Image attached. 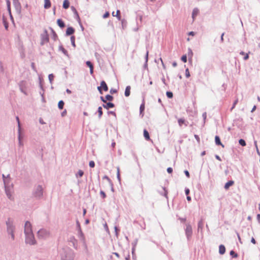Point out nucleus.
I'll use <instances>...</instances> for the list:
<instances>
[{
	"label": "nucleus",
	"mask_w": 260,
	"mask_h": 260,
	"mask_svg": "<svg viewBox=\"0 0 260 260\" xmlns=\"http://www.w3.org/2000/svg\"><path fill=\"white\" fill-rule=\"evenodd\" d=\"M61 260H74V252L69 247L62 248L60 252Z\"/></svg>",
	"instance_id": "f257e3e1"
},
{
	"label": "nucleus",
	"mask_w": 260,
	"mask_h": 260,
	"mask_svg": "<svg viewBox=\"0 0 260 260\" xmlns=\"http://www.w3.org/2000/svg\"><path fill=\"white\" fill-rule=\"evenodd\" d=\"M31 194L36 200L42 199L44 194V188L41 185H35Z\"/></svg>",
	"instance_id": "f03ea898"
},
{
	"label": "nucleus",
	"mask_w": 260,
	"mask_h": 260,
	"mask_svg": "<svg viewBox=\"0 0 260 260\" xmlns=\"http://www.w3.org/2000/svg\"><path fill=\"white\" fill-rule=\"evenodd\" d=\"M14 186V185L13 183H11V185L9 186H4L5 193L7 198L11 201L14 200V197L13 196Z\"/></svg>",
	"instance_id": "7ed1b4c3"
},
{
	"label": "nucleus",
	"mask_w": 260,
	"mask_h": 260,
	"mask_svg": "<svg viewBox=\"0 0 260 260\" xmlns=\"http://www.w3.org/2000/svg\"><path fill=\"white\" fill-rule=\"evenodd\" d=\"M186 228L184 229L185 234L188 241H189L192 235V228L189 223L186 224Z\"/></svg>",
	"instance_id": "20e7f679"
},
{
	"label": "nucleus",
	"mask_w": 260,
	"mask_h": 260,
	"mask_svg": "<svg viewBox=\"0 0 260 260\" xmlns=\"http://www.w3.org/2000/svg\"><path fill=\"white\" fill-rule=\"evenodd\" d=\"M25 242L29 245H35L36 243V241L35 239L33 233H27L25 234Z\"/></svg>",
	"instance_id": "39448f33"
},
{
	"label": "nucleus",
	"mask_w": 260,
	"mask_h": 260,
	"mask_svg": "<svg viewBox=\"0 0 260 260\" xmlns=\"http://www.w3.org/2000/svg\"><path fill=\"white\" fill-rule=\"evenodd\" d=\"M6 224L7 225V232L8 234H9L12 233H14L15 226L13 224V222L11 220L10 218L8 219V220L6 222Z\"/></svg>",
	"instance_id": "423d86ee"
},
{
	"label": "nucleus",
	"mask_w": 260,
	"mask_h": 260,
	"mask_svg": "<svg viewBox=\"0 0 260 260\" xmlns=\"http://www.w3.org/2000/svg\"><path fill=\"white\" fill-rule=\"evenodd\" d=\"M41 45H44L45 43L48 42L49 40V35L46 29H44L43 33L41 35Z\"/></svg>",
	"instance_id": "0eeeda50"
},
{
	"label": "nucleus",
	"mask_w": 260,
	"mask_h": 260,
	"mask_svg": "<svg viewBox=\"0 0 260 260\" xmlns=\"http://www.w3.org/2000/svg\"><path fill=\"white\" fill-rule=\"evenodd\" d=\"M38 236L40 239H46L49 235V232L45 229H42L37 233Z\"/></svg>",
	"instance_id": "6e6552de"
},
{
	"label": "nucleus",
	"mask_w": 260,
	"mask_h": 260,
	"mask_svg": "<svg viewBox=\"0 0 260 260\" xmlns=\"http://www.w3.org/2000/svg\"><path fill=\"white\" fill-rule=\"evenodd\" d=\"M101 85L98 87V90L100 94H103V90L105 91H107L108 90V87L106 83V82L104 80H102L100 83Z\"/></svg>",
	"instance_id": "1a4fd4ad"
},
{
	"label": "nucleus",
	"mask_w": 260,
	"mask_h": 260,
	"mask_svg": "<svg viewBox=\"0 0 260 260\" xmlns=\"http://www.w3.org/2000/svg\"><path fill=\"white\" fill-rule=\"evenodd\" d=\"M24 234H27V233H30L32 232V228H31V224L30 222L28 221H26L25 222V225H24Z\"/></svg>",
	"instance_id": "9d476101"
},
{
	"label": "nucleus",
	"mask_w": 260,
	"mask_h": 260,
	"mask_svg": "<svg viewBox=\"0 0 260 260\" xmlns=\"http://www.w3.org/2000/svg\"><path fill=\"white\" fill-rule=\"evenodd\" d=\"M13 4L16 11L20 13L21 6L19 0H13Z\"/></svg>",
	"instance_id": "9b49d317"
},
{
	"label": "nucleus",
	"mask_w": 260,
	"mask_h": 260,
	"mask_svg": "<svg viewBox=\"0 0 260 260\" xmlns=\"http://www.w3.org/2000/svg\"><path fill=\"white\" fill-rule=\"evenodd\" d=\"M71 9L74 14V18L77 20L78 22H80V20L81 19L77 10L74 6H71Z\"/></svg>",
	"instance_id": "f8f14e48"
},
{
	"label": "nucleus",
	"mask_w": 260,
	"mask_h": 260,
	"mask_svg": "<svg viewBox=\"0 0 260 260\" xmlns=\"http://www.w3.org/2000/svg\"><path fill=\"white\" fill-rule=\"evenodd\" d=\"M6 4H7V10L9 12V14L10 17V19L12 21H14V18L13 17V16L11 13V2L10 0H6Z\"/></svg>",
	"instance_id": "ddd939ff"
},
{
	"label": "nucleus",
	"mask_w": 260,
	"mask_h": 260,
	"mask_svg": "<svg viewBox=\"0 0 260 260\" xmlns=\"http://www.w3.org/2000/svg\"><path fill=\"white\" fill-rule=\"evenodd\" d=\"M75 31V29L74 27L72 26H69L67 27L66 31V35L67 36H69L72 35L73 34H74Z\"/></svg>",
	"instance_id": "4468645a"
},
{
	"label": "nucleus",
	"mask_w": 260,
	"mask_h": 260,
	"mask_svg": "<svg viewBox=\"0 0 260 260\" xmlns=\"http://www.w3.org/2000/svg\"><path fill=\"white\" fill-rule=\"evenodd\" d=\"M204 226L203 220L201 219L198 223V232L203 233V229Z\"/></svg>",
	"instance_id": "2eb2a0df"
},
{
	"label": "nucleus",
	"mask_w": 260,
	"mask_h": 260,
	"mask_svg": "<svg viewBox=\"0 0 260 260\" xmlns=\"http://www.w3.org/2000/svg\"><path fill=\"white\" fill-rule=\"evenodd\" d=\"M103 107L104 108L108 110L110 108H114L115 107V105L114 103H113L111 102H109L108 103H106V104H103Z\"/></svg>",
	"instance_id": "dca6fc26"
},
{
	"label": "nucleus",
	"mask_w": 260,
	"mask_h": 260,
	"mask_svg": "<svg viewBox=\"0 0 260 260\" xmlns=\"http://www.w3.org/2000/svg\"><path fill=\"white\" fill-rule=\"evenodd\" d=\"M143 136L146 140L152 142L150 139L149 132L146 129H144L143 131Z\"/></svg>",
	"instance_id": "f3484780"
},
{
	"label": "nucleus",
	"mask_w": 260,
	"mask_h": 260,
	"mask_svg": "<svg viewBox=\"0 0 260 260\" xmlns=\"http://www.w3.org/2000/svg\"><path fill=\"white\" fill-rule=\"evenodd\" d=\"M144 110H145V101H144V100L143 99L142 103H141V104L140 105V115H141L142 117H143L144 116Z\"/></svg>",
	"instance_id": "a211bd4d"
},
{
	"label": "nucleus",
	"mask_w": 260,
	"mask_h": 260,
	"mask_svg": "<svg viewBox=\"0 0 260 260\" xmlns=\"http://www.w3.org/2000/svg\"><path fill=\"white\" fill-rule=\"evenodd\" d=\"M57 24L59 27L61 28H63L66 26V24L62 20V19L59 18L57 20Z\"/></svg>",
	"instance_id": "6ab92c4d"
},
{
	"label": "nucleus",
	"mask_w": 260,
	"mask_h": 260,
	"mask_svg": "<svg viewBox=\"0 0 260 260\" xmlns=\"http://www.w3.org/2000/svg\"><path fill=\"white\" fill-rule=\"evenodd\" d=\"M215 143L216 145L221 146L222 147H224V145L222 144V143L220 141V138L218 136H215Z\"/></svg>",
	"instance_id": "aec40b11"
},
{
	"label": "nucleus",
	"mask_w": 260,
	"mask_h": 260,
	"mask_svg": "<svg viewBox=\"0 0 260 260\" xmlns=\"http://www.w3.org/2000/svg\"><path fill=\"white\" fill-rule=\"evenodd\" d=\"M234 184V181L233 180H230L228 181L224 184V188L225 190H228L229 188L232 186Z\"/></svg>",
	"instance_id": "412c9836"
},
{
	"label": "nucleus",
	"mask_w": 260,
	"mask_h": 260,
	"mask_svg": "<svg viewBox=\"0 0 260 260\" xmlns=\"http://www.w3.org/2000/svg\"><path fill=\"white\" fill-rule=\"evenodd\" d=\"M226 251L225 247L224 245L220 244L219 246V253L221 255H223L225 253Z\"/></svg>",
	"instance_id": "4be33fe9"
},
{
	"label": "nucleus",
	"mask_w": 260,
	"mask_h": 260,
	"mask_svg": "<svg viewBox=\"0 0 260 260\" xmlns=\"http://www.w3.org/2000/svg\"><path fill=\"white\" fill-rule=\"evenodd\" d=\"M18 139L19 141V146H23V144L22 142V139H23V137L21 133V131H18Z\"/></svg>",
	"instance_id": "5701e85b"
},
{
	"label": "nucleus",
	"mask_w": 260,
	"mask_h": 260,
	"mask_svg": "<svg viewBox=\"0 0 260 260\" xmlns=\"http://www.w3.org/2000/svg\"><path fill=\"white\" fill-rule=\"evenodd\" d=\"M59 50L61 51L66 56L69 58V55L67 50L64 48L62 45L59 46Z\"/></svg>",
	"instance_id": "b1692460"
},
{
	"label": "nucleus",
	"mask_w": 260,
	"mask_h": 260,
	"mask_svg": "<svg viewBox=\"0 0 260 260\" xmlns=\"http://www.w3.org/2000/svg\"><path fill=\"white\" fill-rule=\"evenodd\" d=\"M131 87L129 85H128L126 87L125 91H124V95L126 97H128L129 96V95L131 94Z\"/></svg>",
	"instance_id": "393cba45"
},
{
	"label": "nucleus",
	"mask_w": 260,
	"mask_h": 260,
	"mask_svg": "<svg viewBox=\"0 0 260 260\" xmlns=\"http://www.w3.org/2000/svg\"><path fill=\"white\" fill-rule=\"evenodd\" d=\"M163 190H164V192H159V193L162 196H164L166 199H168V190L167 189V188L165 187H162Z\"/></svg>",
	"instance_id": "a878e982"
},
{
	"label": "nucleus",
	"mask_w": 260,
	"mask_h": 260,
	"mask_svg": "<svg viewBox=\"0 0 260 260\" xmlns=\"http://www.w3.org/2000/svg\"><path fill=\"white\" fill-rule=\"evenodd\" d=\"M78 237L81 241H85V237L82 231V230H80L78 231Z\"/></svg>",
	"instance_id": "bb28decb"
},
{
	"label": "nucleus",
	"mask_w": 260,
	"mask_h": 260,
	"mask_svg": "<svg viewBox=\"0 0 260 260\" xmlns=\"http://www.w3.org/2000/svg\"><path fill=\"white\" fill-rule=\"evenodd\" d=\"M50 29L51 30V34H52V38L54 40L56 41L58 38L57 35L54 30L51 27H49Z\"/></svg>",
	"instance_id": "cd10ccee"
},
{
	"label": "nucleus",
	"mask_w": 260,
	"mask_h": 260,
	"mask_svg": "<svg viewBox=\"0 0 260 260\" xmlns=\"http://www.w3.org/2000/svg\"><path fill=\"white\" fill-rule=\"evenodd\" d=\"M51 3L50 0H44V8L46 9L51 7Z\"/></svg>",
	"instance_id": "c85d7f7f"
},
{
	"label": "nucleus",
	"mask_w": 260,
	"mask_h": 260,
	"mask_svg": "<svg viewBox=\"0 0 260 260\" xmlns=\"http://www.w3.org/2000/svg\"><path fill=\"white\" fill-rule=\"evenodd\" d=\"M70 2L69 0H64L63 2L62 7L64 9H67L70 7Z\"/></svg>",
	"instance_id": "c756f323"
},
{
	"label": "nucleus",
	"mask_w": 260,
	"mask_h": 260,
	"mask_svg": "<svg viewBox=\"0 0 260 260\" xmlns=\"http://www.w3.org/2000/svg\"><path fill=\"white\" fill-rule=\"evenodd\" d=\"M120 11L119 10H117L116 11V14L114 15V12H113L112 14L114 17H116L118 20H121V16H120Z\"/></svg>",
	"instance_id": "7c9ffc66"
},
{
	"label": "nucleus",
	"mask_w": 260,
	"mask_h": 260,
	"mask_svg": "<svg viewBox=\"0 0 260 260\" xmlns=\"http://www.w3.org/2000/svg\"><path fill=\"white\" fill-rule=\"evenodd\" d=\"M64 105V102L62 100H60L58 103V108L59 110L63 109Z\"/></svg>",
	"instance_id": "2f4dec72"
},
{
	"label": "nucleus",
	"mask_w": 260,
	"mask_h": 260,
	"mask_svg": "<svg viewBox=\"0 0 260 260\" xmlns=\"http://www.w3.org/2000/svg\"><path fill=\"white\" fill-rule=\"evenodd\" d=\"M120 21H121V25H122V28L123 29H124L127 26V21L124 19H121Z\"/></svg>",
	"instance_id": "473e14b6"
},
{
	"label": "nucleus",
	"mask_w": 260,
	"mask_h": 260,
	"mask_svg": "<svg viewBox=\"0 0 260 260\" xmlns=\"http://www.w3.org/2000/svg\"><path fill=\"white\" fill-rule=\"evenodd\" d=\"M97 112L98 113L99 118L100 119L103 115L102 107L101 106L99 107Z\"/></svg>",
	"instance_id": "72a5a7b5"
},
{
	"label": "nucleus",
	"mask_w": 260,
	"mask_h": 260,
	"mask_svg": "<svg viewBox=\"0 0 260 260\" xmlns=\"http://www.w3.org/2000/svg\"><path fill=\"white\" fill-rule=\"evenodd\" d=\"M230 255L232 256V258H236L238 256V254L233 250L230 251Z\"/></svg>",
	"instance_id": "f704fd0d"
},
{
	"label": "nucleus",
	"mask_w": 260,
	"mask_h": 260,
	"mask_svg": "<svg viewBox=\"0 0 260 260\" xmlns=\"http://www.w3.org/2000/svg\"><path fill=\"white\" fill-rule=\"evenodd\" d=\"M3 22L6 29H8L9 27V23L5 18L4 16L3 17Z\"/></svg>",
	"instance_id": "c9c22d12"
},
{
	"label": "nucleus",
	"mask_w": 260,
	"mask_h": 260,
	"mask_svg": "<svg viewBox=\"0 0 260 260\" xmlns=\"http://www.w3.org/2000/svg\"><path fill=\"white\" fill-rule=\"evenodd\" d=\"M39 86H40V88H41V89L42 90L44 91L45 89H44V88L43 85V80L41 77H39Z\"/></svg>",
	"instance_id": "e433bc0d"
},
{
	"label": "nucleus",
	"mask_w": 260,
	"mask_h": 260,
	"mask_svg": "<svg viewBox=\"0 0 260 260\" xmlns=\"http://www.w3.org/2000/svg\"><path fill=\"white\" fill-rule=\"evenodd\" d=\"M105 99L106 101H108L109 102H111L113 100L114 97L111 94H107L105 96Z\"/></svg>",
	"instance_id": "4c0bfd02"
},
{
	"label": "nucleus",
	"mask_w": 260,
	"mask_h": 260,
	"mask_svg": "<svg viewBox=\"0 0 260 260\" xmlns=\"http://www.w3.org/2000/svg\"><path fill=\"white\" fill-rule=\"evenodd\" d=\"M71 42L72 45L75 48L76 44H75V37L74 36H71Z\"/></svg>",
	"instance_id": "58836bf2"
},
{
	"label": "nucleus",
	"mask_w": 260,
	"mask_h": 260,
	"mask_svg": "<svg viewBox=\"0 0 260 260\" xmlns=\"http://www.w3.org/2000/svg\"><path fill=\"white\" fill-rule=\"evenodd\" d=\"M54 75H53V74H50L48 75V79H49V82L51 84H52V82L54 80Z\"/></svg>",
	"instance_id": "ea45409f"
},
{
	"label": "nucleus",
	"mask_w": 260,
	"mask_h": 260,
	"mask_svg": "<svg viewBox=\"0 0 260 260\" xmlns=\"http://www.w3.org/2000/svg\"><path fill=\"white\" fill-rule=\"evenodd\" d=\"M12 180H8V179H6V180H4V186H9L11 185V184L12 183H11Z\"/></svg>",
	"instance_id": "a19ab883"
},
{
	"label": "nucleus",
	"mask_w": 260,
	"mask_h": 260,
	"mask_svg": "<svg viewBox=\"0 0 260 260\" xmlns=\"http://www.w3.org/2000/svg\"><path fill=\"white\" fill-rule=\"evenodd\" d=\"M188 56L189 60L191 59L193 56L192 51L190 48H189L188 49Z\"/></svg>",
	"instance_id": "79ce46f5"
},
{
	"label": "nucleus",
	"mask_w": 260,
	"mask_h": 260,
	"mask_svg": "<svg viewBox=\"0 0 260 260\" xmlns=\"http://www.w3.org/2000/svg\"><path fill=\"white\" fill-rule=\"evenodd\" d=\"M83 175L84 172L81 170H79L77 173L76 174V177H82L83 176Z\"/></svg>",
	"instance_id": "37998d69"
},
{
	"label": "nucleus",
	"mask_w": 260,
	"mask_h": 260,
	"mask_svg": "<svg viewBox=\"0 0 260 260\" xmlns=\"http://www.w3.org/2000/svg\"><path fill=\"white\" fill-rule=\"evenodd\" d=\"M199 12V10L198 9L195 8L193 10L192 13V17L193 19H194V17L196 16Z\"/></svg>",
	"instance_id": "c03bdc74"
},
{
	"label": "nucleus",
	"mask_w": 260,
	"mask_h": 260,
	"mask_svg": "<svg viewBox=\"0 0 260 260\" xmlns=\"http://www.w3.org/2000/svg\"><path fill=\"white\" fill-rule=\"evenodd\" d=\"M239 144L242 146H245L246 145L245 141L243 139H239Z\"/></svg>",
	"instance_id": "a18cd8bd"
},
{
	"label": "nucleus",
	"mask_w": 260,
	"mask_h": 260,
	"mask_svg": "<svg viewBox=\"0 0 260 260\" xmlns=\"http://www.w3.org/2000/svg\"><path fill=\"white\" fill-rule=\"evenodd\" d=\"M166 95L169 99H172L173 97V93L171 91H167L166 92Z\"/></svg>",
	"instance_id": "49530a36"
},
{
	"label": "nucleus",
	"mask_w": 260,
	"mask_h": 260,
	"mask_svg": "<svg viewBox=\"0 0 260 260\" xmlns=\"http://www.w3.org/2000/svg\"><path fill=\"white\" fill-rule=\"evenodd\" d=\"M185 122V120L184 118H179L178 120V122L179 126H181L182 124H184Z\"/></svg>",
	"instance_id": "de8ad7c7"
},
{
	"label": "nucleus",
	"mask_w": 260,
	"mask_h": 260,
	"mask_svg": "<svg viewBox=\"0 0 260 260\" xmlns=\"http://www.w3.org/2000/svg\"><path fill=\"white\" fill-rule=\"evenodd\" d=\"M22 82H22L21 83H20V84H19V88H20V91H21L22 93H24L25 95H26V94H27V93H26V91H25V90L24 88H23V86H22Z\"/></svg>",
	"instance_id": "09e8293b"
},
{
	"label": "nucleus",
	"mask_w": 260,
	"mask_h": 260,
	"mask_svg": "<svg viewBox=\"0 0 260 260\" xmlns=\"http://www.w3.org/2000/svg\"><path fill=\"white\" fill-rule=\"evenodd\" d=\"M16 121L18 123V131H21L20 122V120H19L18 116L16 117Z\"/></svg>",
	"instance_id": "8fccbe9b"
},
{
	"label": "nucleus",
	"mask_w": 260,
	"mask_h": 260,
	"mask_svg": "<svg viewBox=\"0 0 260 260\" xmlns=\"http://www.w3.org/2000/svg\"><path fill=\"white\" fill-rule=\"evenodd\" d=\"M138 239H135V240L132 243V248H134V249H136L137 244L138 243Z\"/></svg>",
	"instance_id": "3c124183"
},
{
	"label": "nucleus",
	"mask_w": 260,
	"mask_h": 260,
	"mask_svg": "<svg viewBox=\"0 0 260 260\" xmlns=\"http://www.w3.org/2000/svg\"><path fill=\"white\" fill-rule=\"evenodd\" d=\"M76 228H77V231L81 230V226H80V223L79 221V220L78 219L76 220Z\"/></svg>",
	"instance_id": "603ef678"
},
{
	"label": "nucleus",
	"mask_w": 260,
	"mask_h": 260,
	"mask_svg": "<svg viewBox=\"0 0 260 260\" xmlns=\"http://www.w3.org/2000/svg\"><path fill=\"white\" fill-rule=\"evenodd\" d=\"M181 60L183 62H187V55L186 54H184V55H183L181 57Z\"/></svg>",
	"instance_id": "864d4df0"
},
{
	"label": "nucleus",
	"mask_w": 260,
	"mask_h": 260,
	"mask_svg": "<svg viewBox=\"0 0 260 260\" xmlns=\"http://www.w3.org/2000/svg\"><path fill=\"white\" fill-rule=\"evenodd\" d=\"M238 102V99H236V100H235V101L234 102L233 104V105H232V107H231V109H230V111H232L235 107L236 105L237 104Z\"/></svg>",
	"instance_id": "5fc2aeb1"
},
{
	"label": "nucleus",
	"mask_w": 260,
	"mask_h": 260,
	"mask_svg": "<svg viewBox=\"0 0 260 260\" xmlns=\"http://www.w3.org/2000/svg\"><path fill=\"white\" fill-rule=\"evenodd\" d=\"M135 250H136V249H134V248H132V257H133V259H135L136 258Z\"/></svg>",
	"instance_id": "6e6d98bb"
},
{
	"label": "nucleus",
	"mask_w": 260,
	"mask_h": 260,
	"mask_svg": "<svg viewBox=\"0 0 260 260\" xmlns=\"http://www.w3.org/2000/svg\"><path fill=\"white\" fill-rule=\"evenodd\" d=\"M86 64L88 67L89 68V69L93 67L92 63L89 60H88L86 62Z\"/></svg>",
	"instance_id": "4d7b16f0"
},
{
	"label": "nucleus",
	"mask_w": 260,
	"mask_h": 260,
	"mask_svg": "<svg viewBox=\"0 0 260 260\" xmlns=\"http://www.w3.org/2000/svg\"><path fill=\"white\" fill-rule=\"evenodd\" d=\"M114 231H115V235L118 237V233L120 231V229L117 226H114Z\"/></svg>",
	"instance_id": "13d9d810"
},
{
	"label": "nucleus",
	"mask_w": 260,
	"mask_h": 260,
	"mask_svg": "<svg viewBox=\"0 0 260 260\" xmlns=\"http://www.w3.org/2000/svg\"><path fill=\"white\" fill-rule=\"evenodd\" d=\"M100 195L101 196V197L103 198V199H105L106 198V194L105 193V192L103 191V190H101L100 191Z\"/></svg>",
	"instance_id": "bf43d9fd"
},
{
	"label": "nucleus",
	"mask_w": 260,
	"mask_h": 260,
	"mask_svg": "<svg viewBox=\"0 0 260 260\" xmlns=\"http://www.w3.org/2000/svg\"><path fill=\"white\" fill-rule=\"evenodd\" d=\"M185 76L186 78H189L190 76L188 68L185 69Z\"/></svg>",
	"instance_id": "052dcab7"
},
{
	"label": "nucleus",
	"mask_w": 260,
	"mask_h": 260,
	"mask_svg": "<svg viewBox=\"0 0 260 260\" xmlns=\"http://www.w3.org/2000/svg\"><path fill=\"white\" fill-rule=\"evenodd\" d=\"M202 117H203V120H204V125L205 124V122H206V118H207V113L206 112H204L203 114H202Z\"/></svg>",
	"instance_id": "680f3d73"
},
{
	"label": "nucleus",
	"mask_w": 260,
	"mask_h": 260,
	"mask_svg": "<svg viewBox=\"0 0 260 260\" xmlns=\"http://www.w3.org/2000/svg\"><path fill=\"white\" fill-rule=\"evenodd\" d=\"M89 166L90 168H94L95 166V162L93 160H90L89 162Z\"/></svg>",
	"instance_id": "e2e57ef3"
},
{
	"label": "nucleus",
	"mask_w": 260,
	"mask_h": 260,
	"mask_svg": "<svg viewBox=\"0 0 260 260\" xmlns=\"http://www.w3.org/2000/svg\"><path fill=\"white\" fill-rule=\"evenodd\" d=\"M117 92V90L116 89H114V88H112L110 90V93L111 94H113L114 93H116Z\"/></svg>",
	"instance_id": "0e129e2a"
},
{
	"label": "nucleus",
	"mask_w": 260,
	"mask_h": 260,
	"mask_svg": "<svg viewBox=\"0 0 260 260\" xmlns=\"http://www.w3.org/2000/svg\"><path fill=\"white\" fill-rule=\"evenodd\" d=\"M110 16V13L109 12H106L105 14L103 15V18L105 19L109 17Z\"/></svg>",
	"instance_id": "69168bd1"
},
{
	"label": "nucleus",
	"mask_w": 260,
	"mask_h": 260,
	"mask_svg": "<svg viewBox=\"0 0 260 260\" xmlns=\"http://www.w3.org/2000/svg\"><path fill=\"white\" fill-rule=\"evenodd\" d=\"M103 179H106L107 180V181H108L109 183H111V182H112V181L109 178V177L107 176V175H105L103 178Z\"/></svg>",
	"instance_id": "338daca9"
},
{
	"label": "nucleus",
	"mask_w": 260,
	"mask_h": 260,
	"mask_svg": "<svg viewBox=\"0 0 260 260\" xmlns=\"http://www.w3.org/2000/svg\"><path fill=\"white\" fill-rule=\"evenodd\" d=\"M94 56L96 58V59L99 61V59H100L101 58V55L98 53V52H95L94 53Z\"/></svg>",
	"instance_id": "774afa93"
}]
</instances>
